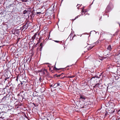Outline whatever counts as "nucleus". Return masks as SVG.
<instances>
[{
  "label": "nucleus",
  "instance_id": "19",
  "mask_svg": "<svg viewBox=\"0 0 120 120\" xmlns=\"http://www.w3.org/2000/svg\"><path fill=\"white\" fill-rule=\"evenodd\" d=\"M71 34L70 35H69V37H71Z\"/></svg>",
  "mask_w": 120,
  "mask_h": 120
},
{
  "label": "nucleus",
  "instance_id": "24",
  "mask_svg": "<svg viewBox=\"0 0 120 120\" xmlns=\"http://www.w3.org/2000/svg\"><path fill=\"white\" fill-rule=\"evenodd\" d=\"M119 62L118 61H117L116 63H117V64H118Z\"/></svg>",
  "mask_w": 120,
  "mask_h": 120
},
{
  "label": "nucleus",
  "instance_id": "5",
  "mask_svg": "<svg viewBox=\"0 0 120 120\" xmlns=\"http://www.w3.org/2000/svg\"><path fill=\"white\" fill-rule=\"evenodd\" d=\"M86 98V97L83 95H80V99L85 100Z\"/></svg>",
  "mask_w": 120,
  "mask_h": 120
},
{
  "label": "nucleus",
  "instance_id": "11",
  "mask_svg": "<svg viewBox=\"0 0 120 120\" xmlns=\"http://www.w3.org/2000/svg\"><path fill=\"white\" fill-rule=\"evenodd\" d=\"M22 2H26L28 1L27 0H22Z\"/></svg>",
  "mask_w": 120,
  "mask_h": 120
},
{
  "label": "nucleus",
  "instance_id": "28",
  "mask_svg": "<svg viewBox=\"0 0 120 120\" xmlns=\"http://www.w3.org/2000/svg\"><path fill=\"white\" fill-rule=\"evenodd\" d=\"M46 64H49V63H46Z\"/></svg>",
  "mask_w": 120,
  "mask_h": 120
},
{
  "label": "nucleus",
  "instance_id": "39",
  "mask_svg": "<svg viewBox=\"0 0 120 120\" xmlns=\"http://www.w3.org/2000/svg\"><path fill=\"white\" fill-rule=\"evenodd\" d=\"M44 74V72H43Z\"/></svg>",
  "mask_w": 120,
  "mask_h": 120
},
{
  "label": "nucleus",
  "instance_id": "10",
  "mask_svg": "<svg viewBox=\"0 0 120 120\" xmlns=\"http://www.w3.org/2000/svg\"><path fill=\"white\" fill-rule=\"evenodd\" d=\"M36 14H37V15H38V14L40 15L41 13V12H36Z\"/></svg>",
  "mask_w": 120,
  "mask_h": 120
},
{
  "label": "nucleus",
  "instance_id": "22",
  "mask_svg": "<svg viewBox=\"0 0 120 120\" xmlns=\"http://www.w3.org/2000/svg\"><path fill=\"white\" fill-rule=\"evenodd\" d=\"M52 84H50V87H52Z\"/></svg>",
  "mask_w": 120,
  "mask_h": 120
},
{
  "label": "nucleus",
  "instance_id": "7",
  "mask_svg": "<svg viewBox=\"0 0 120 120\" xmlns=\"http://www.w3.org/2000/svg\"><path fill=\"white\" fill-rule=\"evenodd\" d=\"M37 33H36L32 37V38L33 40L34 39L36 38V35H37Z\"/></svg>",
  "mask_w": 120,
  "mask_h": 120
},
{
  "label": "nucleus",
  "instance_id": "20",
  "mask_svg": "<svg viewBox=\"0 0 120 120\" xmlns=\"http://www.w3.org/2000/svg\"><path fill=\"white\" fill-rule=\"evenodd\" d=\"M55 68L56 70H59L60 69H57V68Z\"/></svg>",
  "mask_w": 120,
  "mask_h": 120
},
{
  "label": "nucleus",
  "instance_id": "1",
  "mask_svg": "<svg viewBox=\"0 0 120 120\" xmlns=\"http://www.w3.org/2000/svg\"><path fill=\"white\" fill-rule=\"evenodd\" d=\"M110 10V7L109 6H108L107 7L105 11V12L106 13H108L109 12Z\"/></svg>",
  "mask_w": 120,
  "mask_h": 120
},
{
  "label": "nucleus",
  "instance_id": "32",
  "mask_svg": "<svg viewBox=\"0 0 120 120\" xmlns=\"http://www.w3.org/2000/svg\"><path fill=\"white\" fill-rule=\"evenodd\" d=\"M118 120H120V118L118 119Z\"/></svg>",
  "mask_w": 120,
  "mask_h": 120
},
{
  "label": "nucleus",
  "instance_id": "33",
  "mask_svg": "<svg viewBox=\"0 0 120 120\" xmlns=\"http://www.w3.org/2000/svg\"><path fill=\"white\" fill-rule=\"evenodd\" d=\"M17 79H18V78H17L16 79V80H17Z\"/></svg>",
  "mask_w": 120,
  "mask_h": 120
},
{
  "label": "nucleus",
  "instance_id": "34",
  "mask_svg": "<svg viewBox=\"0 0 120 120\" xmlns=\"http://www.w3.org/2000/svg\"><path fill=\"white\" fill-rule=\"evenodd\" d=\"M45 71H47V70H46V69H45Z\"/></svg>",
  "mask_w": 120,
  "mask_h": 120
},
{
  "label": "nucleus",
  "instance_id": "25",
  "mask_svg": "<svg viewBox=\"0 0 120 120\" xmlns=\"http://www.w3.org/2000/svg\"><path fill=\"white\" fill-rule=\"evenodd\" d=\"M41 77H40V78H39V80H40V81H41Z\"/></svg>",
  "mask_w": 120,
  "mask_h": 120
},
{
  "label": "nucleus",
  "instance_id": "21",
  "mask_svg": "<svg viewBox=\"0 0 120 120\" xmlns=\"http://www.w3.org/2000/svg\"><path fill=\"white\" fill-rule=\"evenodd\" d=\"M78 16H77V17H75V19H76L77 18H78Z\"/></svg>",
  "mask_w": 120,
  "mask_h": 120
},
{
  "label": "nucleus",
  "instance_id": "30",
  "mask_svg": "<svg viewBox=\"0 0 120 120\" xmlns=\"http://www.w3.org/2000/svg\"><path fill=\"white\" fill-rule=\"evenodd\" d=\"M39 50L40 51H41V49H40Z\"/></svg>",
  "mask_w": 120,
  "mask_h": 120
},
{
  "label": "nucleus",
  "instance_id": "9",
  "mask_svg": "<svg viewBox=\"0 0 120 120\" xmlns=\"http://www.w3.org/2000/svg\"><path fill=\"white\" fill-rule=\"evenodd\" d=\"M100 84L99 83L95 85V86L97 87H98Z\"/></svg>",
  "mask_w": 120,
  "mask_h": 120
},
{
  "label": "nucleus",
  "instance_id": "35",
  "mask_svg": "<svg viewBox=\"0 0 120 120\" xmlns=\"http://www.w3.org/2000/svg\"><path fill=\"white\" fill-rule=\"evenodd\" d=\"M69 66H67V67H69Z\"/></svg>",
  "mask_w": 120,
  "mask_h": 120
},
{
  "label": "nucleus",
  "instance_id": "3",
  "mask_svg": "<svg viewBox=\"0 0 120 120\" xmlns=\"http://www.w3.org/2000/svg\"><path fill=\"white\" fill-rule=\"evenodd\" d=\"M60 86V84L59 83H56L53 86V87L55 88L56 87Z\"/></svg>",
  "mask_w": 120,
  "mask_h": 120
},
{
  "label": "nucleus",
  "instance_id": "13",
  "mask_svg": "<svg viewBox=\"0 0 120 120\" xmlns=\"http://www.w3.org/2000/svg\"><path fill=\"white\" fill-rule=\"evenodd\" d=\"M75 77L74 76H69L68 77L69 78H73V77Z\"/></svg>",
  "mask_w": 120,
  "mask_h": 120
},
{
  "label": "nucleus",
  "instance_id": "2",
  "mask_svg": "<svg viewBox=\"0 0 120 120\" xmlns=\"http://www.w3.org/2000/svg\"><path fill=\"white\" fill-rule=\"evenodd\" d=\"M26 24L25 25H24L22 27H21V29L23 30L24 29H27V26H28V25L27 26H26Z\"/></svg>",
  "mask_w": 120,
  "mask_h": 120
},
{
  "label": "nucleus",
  "instance_id": "27",
  "mask_svg": "<svg viewBox=\"0 0 120 120\" xmlns=\"http://www.w3.org/2000/svg\"><path fill=\"white\" fill-rule=\"evenodd\" d=\"M101 17H100V18L99 19V20H100V19H101Z\"/></svg>",
  "mask_w": 120,
  "mask_h": 120
},
{
  "label": "nucleus",
  "instance_id": "4",
  "mask_svg": "<svg viewBox=\"0 0 120 120\" xmlns=\"http://www.w3.org/2000/svg\"><path fill=\"white\" fill-rule=\"evenodd\" d=\"M3 114V113H0V118L4 119V116Z\"/></svg>",
  "mask_w": 120,
  "mask_h": 120
},
{
  "label": "nucleus",
  "instance_id": "23",
  "mask_svg": "<svg viewBox=\"0 0 120 120\" xmlns=\"http://www.w3.org/2000/svg\"><path fill=\"white\" fill-rule=\"evenodd\" d=\"M98 43V42H96L95 43H94V44H97Z\"/></svg>",
  "mask_w": 120,
  "mask_h": 120
},
{
  "label": "nucleus",
  "instance_id": "29",
  "mask_svg": "<svg viewBox=\"0 0 120 120\" xmlns=\"http://www.w3.org/2000/svg\"><path fill=\"white\" fill-rule=\"evenodd\" d=\"M111 109V110H112V109Z\"/></svg>",
  "mask_w": 120,
  "mask_h": 120
},
{
  "label": "nucleus",
  "instance_id": "31",
  "mask_svg": "<svg viewBox=\"0 0 120 120\" xmlns=\"http://www.w3.org/2000/svg\"><path fill=\"white\" fill-rule=\"evenodd\" d=\"M77 8H78V9H79V7H78Z\"/></svg>",
  "mask_w": 120,
  "mask_h": 120
},
{
  "label": "nucleus",
  "instance_id": "36",
  "mask_svg": "<svg viewBox=\"0 0 120 120\" xmlns=\"http://www.w3.org/2000/svg\"><path fill=\"white\" fill-rule=\"evenodd\" d=\"M78 5H79V4H78V5H77V6H78Z\"/></svg>",
  "mask_w": 120,
  "mask_h": 120
},
{
  "label": "nucleus",
  "instance_id": "6",
  "mask_svg": "<svg viewBox=\"0 0 120 120\" xmlns=\"http://www.w3.org/2000/svg\"><path fill=\"white\" fill-rule=\"evenodd\" d=\"M45 90V88L44 87H42L40 89V91L41 92H43Z\"/></svg>",
  "mask_w": 120,
  "mask_h": 120
},
{
  "label": "nucleus",
  "instance_id": "8",
  "mask_svg": "<svg viewBox=\"0 0 120 120\" xmlns=\"http://www.w3.org/2000/svg\"><path fill=\"white\" fill-rule=\"evenodd\" d=\"M111 49H112V48H111V45H109L108 46V47L107 48L110 51V50H111Z\"/></svg>",
  "mask_w": 120,
  "mask_h": 120
},
{
  "label": "nucleus",
  "instance_id": "38",
  "mask_svg": "<svg viewBox=\"0 0 120 120\" xmlns=\"http://www.w3.org/2000/svg\"><path fill=\"white\" fill-rule=\"evenodd\" d=\"M119 25H120V24H119Z\"/></svg>",
  "mask_w": 120,
  "mask_h": 120
},
{
  "label": "nucleus",
  "instance_id": "26",
  "mask_svg": "<svg viewBox=\"0 0 120 120\" xmlns=\"http://www.w3.org/2000/svg\"><path fill=\"white\" fill-rule=\"evenodd\" d=\"M115 112V110H113V112H112V113H113V112Z\"/></svg>",
  "mask_w": 120,
  "mask_h": 120
},
{
  "label": "nucleus",
  "instance_id": "12",
  "mask_svg": "<svg viewBox=\"0 0 120 120\" xmlns=\"http://www.w3.org/2000/svg\"><path fill=\"white\" fill-rule=\"evenodd\" d=\"M33 96H38V94H36V95H35V94H34V93H33Z\"/></svg>",
  "mask_w": 120,
  "mask_h": 120
},
{
  "label": "nucleus",
  "instance_id": "17",
  "mask_svg": "<svg viewBox=\"0 0 120 120\" xmlns=\"http://www.w3.org/2000/svg\"><path fill=\"white\" fill-rule=\"evenodd\" d=\"M54 41L58 43L59 42V41L54 40Z\"/></svg>",
  "mask_w": 120,
  "mask_h": 120
},
{
  "label": "nucleus",
  "instance_id": "18",
  "mask_svg": "<svg viewBox=\"0 0 120 120\" xmlns=\"http://www.w3.org/2000/svg\"><path fill=\"white\" fill-rule=\"evenodd\" d=\"M61 74H60V75H58L57 76V77H60V76H61Z\"/></svg>",
  "mask_w": 120,
  "mask_h": 120
},
{
  "label": "nucleus",
  "instance_id": "14",
  "mask_svg": "<svg viewBox=\"0 0 120 120\" xmlns=\"http://www.w3.org/2000/svg\"><path fill=\"white\" fill-rule=\"evenodd\" d=\"M42 43H41L40 45V46H41V49L42 48Z\"/></svg>",
  "mask_w": 120,
  "mask_h": 120
},
{
  "label": "nucleus",
  "instance_id": "16",
  "mask_svg": "<svg viewBox=\"0 0 120 120\" xmlns=\"http://www.w3.org/2000/svg\"><path fill=\"white\" fill-rule=\"evenodd\" d=\"M40 39H41V38H40L39 39V41H38V43H39L40 42Z\"/></svg>",
  "mask_w": 120,
  "mask_h": 120
},
{
  "label": "nucleus",
  "instance_id": "37",
  "mask_svg": "<svg viewBox=\"0 0 120 120\" xmlns=\"http://www.w3.org/2000/svg\"><path fill=\"white\" fill-rule=\"evenodd\" d=\"M70 40H72V39H70Z\"/></svg>",
  "mask_w": 120,
  "mask_h": 120
},
{
  "label": "nucleus",
  "instance_id": "15",
  "mask_svg": "<svg viewBox=\"0 0 120 120\" xmlns=\"http://www.w3.org/2000/svg\"><path fill=\"white\" fill-rule=\"evenodd\" d=\"M108 113H107V112H106V113H105V117L106 116H107V115H108Z\"/></svg>",
  "mask_w": 120,
  "mask_h": 120
}]
</instances>
